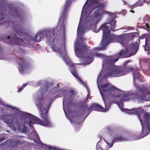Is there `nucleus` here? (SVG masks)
Masks as SVG:
<instances>
[{"instance_id":"nucleus-30","label":"nucleus","mask_w":150,"mask_h":150,"mask_svg":"<svg viewBox=\"0 0 150 150\" xmlns=\"http://www.w3.org/2000/svg\"><path fill=\"white\" fill-rule=\"evenodd\" d=\"M69 92L70 94L72 95H75L77 93V92L76 91L73 89L70 90Z\"/></svg>"},{"instance_id":"nucleus-32","label":"nucleus","mask_w":150,"mask_h":150,"mask_svg":"<svg viewBox=\"0 0 150 150\" xmlns=\"http://www.w3.org/2000/svg\"><path fill=\"white\" fill-rule=\"evenodd\" d=\"M52 48L54 51L56 52H58L60 50L59 48L54 46L52 47Z\"/></svg>"},{"instance_id":"nucleus-23","label":"nucleus","mask_w":150,"mask_h":150,"mask_svg":"<svg viewBox=\"0 0 150 150\" xmlns=\"http://www.w3.org/2000/svg\"><path fill=\"white\" fill-rule=\"evenodd\" d=\"M68 8L66 7H64L63 11L62 14L61 16V18H60V20H62L63 21L66 15V12L68 9Z\"/></svg>"},{"instance_id":"nucleus-37","label":"nucleus","mask_w":150,"mask_h":150,"mask_svg":"<svg viewBox=\"0 0 150 150\" xmlns=\"http://www.w3.org/2000/svg\"><path fill=\"white\" fill-rule=\"evenodd\" d=\"M145 37V35H142L140 38H139L138 39V41L139 42H140V39H144V38Z\"/></svg>"},{"instance_id":"nucleus-15","label":"nucleus","mask_w":150,"mask_h":150,"mask_svg":"<svg viewBox=\"0 0 150 150\" xmlns=\"http://www.w3.org/2000/svg\"><path fill=\"white\" fill-rule=\"evenodd\" d=\"M131 94L130 93H126L125 94H123L122 96V98L121 99L120 103L118 104L119 106H122V103L124 101H127L129 100L131 97Z\"/></svg>"},{"instance_id":"nucleus-42","label":"nucleus","mask_w":150,"mask_h":150,"mask_svg":"<svg viewBox=\"0 0 150 150\" xmlns=\"http://www.w3.org/2000/svg\"><path fill=\"white\" fill-rule=\"evenodd\" d=\"M146 28L147 29H149L150 28V27L149 26L148 23H147L146 24Z\"/></svg>"},{"instance_id":"nucleus-31","label":"nucleus","mask_w":150,"mask_h":150,"mask_svg":"<svg viewBox=\"0 0 150 150\" xmlns=\"http://www.w3.org/2000/svg\"><path fill=\"white\" fill-rule=\"evenodd\" d=\"M96 56L98 57H104L105 56L103 54H102L100 53H96L95 54Z\"/></svg>"},{"instance_id":"nucleus-56","label":"nucleus","mask_w":150,"mask_h":150,"mask_svg":"<svg viewBox=\"0 0 150 150\" xmlns=\"http://www.w3.org/2000/svg\"><path fill=\"white\" fill-rule=\"evenodd\" d=\"M99 137H100V139H101V136H99Z\"/></svg>"},{"instance_id":"nucleus-19","label":"nucleus","mask_w":150,"mask_h":150,"mask_svg":"<svg viewBox=\"0 0 150 150\" xmlns=\"http://www.w3.org/2000/svg\"><path fill=\"white\" fill-rule=\"evenodd\" d=\"M127 140V139L124 138H123L121 137H117L115 139H114L112 142V143L110 146H109V148H111L113 145L114 143L116 142H120V141H124Z\"/></svg>"},{"instance_id":"nucleus-57","label":"nucleus","mask_w":150,"mask_h":150,"mask_svg":"<svg viewBox=\"0 0 150 150\" xmlns=\"http://www.w3.org/2000/svg\"><path fill=\"white\" fill-rule=\"evenodd\" d=\"M6 105L7 106H8L10 107V106H9V105Z\"/></svg>"},{"instance_id":"nucleus-22","label":"nucleus","mask_w":150,"mask_h":150,"mask_svg":"<svg viewBox=\"0 0 150 150\" xmlns=\"http://www.w3.org/2000/svg\"><path fill=\"white\" fill-rule=\"evenodd\" d=\"M85 59L88 61L89 63H90L92 62L94 59L93 54L90 53L89 55L86 57Z\"/></svg>"},{"instance_id":"nucleus-45","label":"nucleus","mask_w":150,"mask_h":150,"mask_svg":"<svg viewBox=\"0 0 150 150\" xmlns=\"http://www.w3.org/2000/svg\"><path fill=\"white\" fill-rule=\"evenodd\" d=\"M33 83L32 82H28L26 83L25 84H26V85L30 84H32Z\"/></svg>"},{"instance_id":"nucleus-39","label":"nucleus","mask_w":150,"mask_h":150,"mask_svg":"<svg viewBox=\"0 0 150 150\" xmlns=\"http://www.w3.org/2000/svg\"><path fill=\"white\" fill-rule=\"evenodd\" d=\"M81 18H80V21H79V25H78V30H77V33H78L79 30L80 29V24H81Z\"/></svg>"},{"instance_id":"nucleus-59","label":"nucleus","mask_w":150,"mask_h":150,"mask_svg":"<svg viewBox=\"0 0 150 150\" xmlns=\"http://www.w3.org/2000/svg\"><path fill=\"white\" fill-rule=\"evenodd\" d=\"M149 70H150V69H149Z\"/></svg>"},{"instance_id":"nucleus-3","label":"nucleus","mask_w":150,"mask_h":150,"mask_svg":"<svg viewBox=\"0 0 150 150\" xmlns=\"http://www.w3.org/2000/svg\"><path fill=\"white\" fill-rule=\"evenodd\" d=\"M100 93L102 97L103 100L105 103V109L103 107L100 106L98 104H94L90 108L96 111H100L105 112L107 111L109 108L108 105L107 106L105 104V94L110 97H118L120 95L118 94V91H122L112 85H98Z\"/></svg>"},{"instance_id":"nucleus-53","label":"nucleus","mask_w":150,"mask_h":150,"mask_svg":"<svg viewBox=\"0 0 150 150\" xmlns=\"http://www.w3.org/2000/svg\"><path fill=\"white\" fill-rule=\"evenodd\" d=\"M104 84H106V85H107V84H110L109 83H105Z\"/></svg>"},{"instance_id":"nucleus-33","label":"nucleus","mask_w":150,"mask_h":150,"mask_svg":"<svg viewBox=\"0 0 150 150\" xmlns=\"http://www.w3.org/2000/svg\"><path fill=\"white\" fill-rule=\"evenodd\" d=\"M26 85H23L22 86L21 88H19V89L17 91V92L18 93L21 92L25 87Z\"/></svg>"},{"instance_id":"nucleus-50","label":"nucleus","mask_w":150,"mask_h":150,"mask_svg":"<svg viewBox=\"0 0 150 150\" xmlns=\"http://www.w3.org/2000/svg\"><path fill=\"white\" fill-rule=\"evenodd\" d=\"M1 50H2V48H1V46H0V51ZM1 54V53H0V54ZM0 59H1V58H0Z\"/></svg>"},{"instance_id":"nucleus-20","label":"nucleus","mask_w":150,"mask_h":150,"mask_svg":"<svg viewBox=\"0 0 150 150\" xmlns=\"http://www.w3.org/2000/svg\"><path fill=\"white\" fill-rule=\"evenodd\" d=\"M125 38L122 36L120 35H116V42H118L122 45H123L124 43V40Z\"/></svg>"},{"instance_id":"nucleus-7","label":"nucleus","mask_w":150,"mask_h":150,"mask_svg":"<svg viewBox=\"0 0 150 150\" xmlns=\"http://www.w3.org/2000/svg\"><path fill=\"white\" fill-rule=\"evenodd\" d=\"M128 51L123 50L122 52H120L115 55L106 57L104 61V62L108 65H113L117 62L120 58H122L130 56L132 54L129 55L127 54Z\"/></svg>"},{"instance_id":"nucleus-40","label":"nucleus","mask_w":150,"mask_h":150,"mask_svg":"<svg viewBox=\"0 0 150 150\" xmlns=\"http://www.w3.org/2000/svg\"><path fill=\"white\" fill-rule=\"evenodd\" d=\"M97 84H102L100 82V78L98 77L97 79Z\"/></svg>"},{"instance_id":"nucleus-48","label":"nucleus","mask_w":150,"mask_h":150,"mask_svg":"<svg viewBox=\"0 0 150 150\" xmlns=\"http://www.w3.org/2000/svg\"><path fill=\"white\" fill-rule=\"evenodd\" d=\"M93 1L92 0H87L86 1V4H87L88 2L89 1Z\"/></svg>"},{"instance_id":"nucleus-10","label":"nucleus","mask_w":150,"mask_h":150,"mask_svg":"<svg viewBox=\"0 0 150 150\" xmlns=\"http://www.w3.org/2000/svg\"><path fill=\"white\" fill-rule=\"evenodd\" d=\"M25 53V51L22 50L18 55L20 57V59H22L23 61L20 62L17 59L16 60V62L19 66L20 70L22 71H23L27 69L29 66V64L28 62L26 60L24 59Z\"/></svg>"},{"instance_id":"nucleus-58","label":"nucleus","mask_w":150,"mask_h":150,"mask_svg":"<svg viewBox=\"0 0 150 150\" xmlns=\"http://www.w3.org/2000/svg\"><path fill=\"white\" fill-rule=\"evenodd\" d=\"M70 122H71V121H70Z\"/></svg>"},{"instance_id":"nucleus-47","label":"nucleus","mask_w":150,"mask_h":150,"mask_svg":"<svg viewBox=\"0 0 150 150\" xmlns=\"http://www.w3.org/2000/svg\"><path fill=\"white\" fill-rule=\"evenodd\" d=\"M149 51L147 52V54L148 55H150V49L149 50Z\"/></svg>"},{"instance_id":"nucleus-28","label":"nucleus","mask_w":150,"mask_h":150,"mask_svg":"<svg viewBox=\"0 0 150 150\" xmlns=\"http://www.w3.org/2000/svg\"><path fill=\"white\" fill-rule=\"evenodd\" d=\"M85 86V87L86 88L87 92H88V94L87 95V97H86V99L84 101V103L86 102L87 101V100L89 98L90 96V92L89 91V90L87 88V86H86V85H84Z\"/></svg>"},{"instance_id":"nucleus-21","label":"nucleus","mask_w":150,"mask_h":150,"mask_svg":"<svg viewBox=\"0 0 150 150\" xmlns=\"http://www.w3.org/2000/svg\"><path fill=\"white\" fill-rule=\"evenodd\" d=\"M8 142L10 143V145L13 147H14L17 144H19L21 143L19 140L15 139L10 140Z\"/></svg>"},{"instance_id":"nucleus-18","label":"nucleus","mask_w":150,"mask_h":150,"mask_svg":"<svg viewBox=\"0 0 150 150\" xmlns=\"http://www.w3.org/2000/svg\"><path fill=\"white\" fill-rule=\"evenodd\" d=\"M12 13L13 17L14 18H20L22 15V13H20L19 11H18L16 9L13 10L12 11Z\"/></svg>"},{"instance_id":"nucleus-9","label":"nucleus","mask_w":150,"mask_h":150,"mask_svg":"<svg viewBox=\"0 0 150 150\" xmlns=\"http://www.w3.org/2000/svg\"><path fill=\"white\" fill-rule=\"evenodd\" d=\"M132 72L134 77V84H137V83H144L145 80L140 74V71L139 68H134Z\"/></svg>"},{"instance_id":"nucleus-4","label":"nucleus","mask_w":150,"mask_h":150,"mask_svg":"<svg viewBox=\"0 0 150 150\" xmlns=\"http://www.w3.org/2000/svg\"><path fill=\"white\" fill-rule=\"evenodd\" d=\"M36 105L40 112L41 117L44 119L43 121H41L39 118L30 113L25 112V115L30 120L29 122H26V124L29 125L30 127H31V124L33 123L39 124L45 126H50L51 125V123L48 120L47 115L48 110V108H43V105L40 102H39L38 103H36Z\"/></svg>"},{"instance_id":"nucleus-29","label":"nucleus","mask_w":150,"mask_h":150,"mask_svg":"<svg viewBox=\"0 0 150 150\" xmlns=\"http://www.w3.org/2000/svg\"><path fill=\"white\" fill-rule=\"evenodd\" d=\"M103 47H96L93 49L94 50H96L98 51H100L101 50H104L106 49V46H105Z\"/></svg>"},{"instance_id":"nucleus-25","label":"nucleus","mask_w":150,"mask_h":150,"mask_svg":"<svg viewBox=\"0 0 150 150\" xmlns=\"http://www.w3.org/2000/svg\"><path fill=\"white\" fill-rule=\"evenodd\" d=\"M144 117L145 118V121L144 122V124H146L147 127V128L149 131H150V126H149L147 123V120L148 119V115L147 114H145L144 115Z\"/></svg>"},{"instance_id":"nucleus-13","label":"nucleus","mask_w":150,"mask_h":150,"mask_svg":"<svg viewBox=\"0 0 150 150\" xmlns=\"http://www.w3.org/2000/svg\"><path fill=\"white\" fill-rule=\"evenodd\" d=\"M5 121L10 127L14 129H20L21 128L19 123V118L17 117H13L11 119Z\"/></svg>"},{"instance_id":"nucleus-12","label":"nucleus","mask_w":150,"mask_h":150,"mask_svg":"<svg viewBox=\"0 0 150 150\" xmlns=\"http://www.w3.org/2000/svg\"><path fill=\"white\" fill-rule=\"evenodd\" d=\"M63 60L65 61L66 63L71 67L70 70L71 73L78 80L79 83L81 84H86V81L82 80L78 76L76 70V67L74 66V64L70 61H66L65 58L63 59Z\"/></svg>"},{"instance_id":"nucleus-43","label":"nucleus","mask_w":150,"mask_h":150,"mask_svg":"<svg viewBox=\"0 0 150 150\" xmlns=\"http://www.w3.org/2000/svg\"><path fill=\"white\" fill-rule=\"evenodd\" d=\"M137 86H138V85H137ZM142 86L144 87L143 85H142V86L141 87H139L138 86H136V87L138 89V90H139L140 91V90L139 89V88H141Z\"/></svg>"},{"instance_id":"nucleus-51","label":"nucleus","mask_w":150,"mask_h":150,"mask_svg":"<svg viewBox=\"0 0 150 150\" xmlns=\"http://www.w3.org/2000/svg\"><path fill=\"white\" fill-rule=\"evenodd\" d=\"M130 11H131V12H132L133 13H134V11L133 10H130Z\"/></svg>"},{"instance_id":"nucleus-34","label":"nucleus","mask_w":150,"mask_h":150,"mask_svg":"<svg viewBox=\"0 0 150 150\" xmlns=\"http://www.w3.org/2000/svg\"><path fill=\"white\" fill-rule=\"evenodd\" d=\"M4 19V13H1L0 14V21Z\"/></svg>"},{"instance_id":"nucleus-1","label":"nucleus","mask_w":150,"mask_h":150,"mask_svg":"<svg viewBox=\"0 0 150 150\" xmlns=\"http://www.w3.org/2000/svg\"><path fill=\"white\" fill-rule=\"evenodd\" d=\"M14 21H8V24L9 25H12L13 28L16 32V33L20 36L23 37L26 41H30L33 40L36 42H40L41 39L44 38L45 35L47 40L49 43V44L50 45H53L57 34L54 33L55 30L53 29L50 30H46L40 32L38 33L33 39L29 35L25 33V30L23 29L22 25L20 23H17V24L14 23Z\"/></svg>"},{"instance_id":"nucleus-44","label":"nucleus","mask_w":150,"mask_h":150,"mask_svg":"<svg viewBox=\"0 0 150 150\" xmlns=\"http://www.w3.org/2000/svg\"><path fill=\"white\" fill-rule=\"evenodd\" d=\"M43 83L42 82V81H40L38 82V84H42Z\"/></svg>"},{"instance_id":"nucleus-38","label":"nucleus","mask_w":150,"mask_h":150,"mask_svg":"<svg viewBox=\"0 0 150 150\" xmlns=\"http://www.w3.org/2000/svg\"><path fill=\"white\" fill-rule=\"evenodd\" d=\"M138 3H136L132 5L131 6V8H135L136 7L138 6H139V5H138Z\"/></svg>"},{"instance_id":"nucleus-5","label":"nucleus","mask_w":150,"mask_h":150,"mask_svg":"<svg viewBox=\"0 0 150 150\" xmlns=\"http://www.w3.org/2000/svg\"><path fill=\"white\" fill-rule=\"evenodd\" d=\"M131 62V61L128 60L122 67H116L112 68L104 75L105 77L106 78L109 76L110 77L122 76L132 72L134 68L127 66L129 63Z\"/></svg>"},{"instance_id":"nucleus-11","label":"nucleus","mask_w":150,"mask_h":150,"mask_svg":"<svg viewBox=\"0 0 150 150\" xmlns=\"http://www.w3.org/2000/svg\"><path fill=\"white\" fill-rule=\"evenodd\" d=\"M75 52L81 55L86 54L89 50V47L83 43L76 42L75 43Z\"/></svg>"},{"instance_id":"nucleus-26","label":"nucleus","mask_w":150,"mask_h":150,"mask_svg":"<svg viewBox=\"0 0 150 150\" xmlns=\"http://www.w3.org/2000/svg\"><path fill=\"white\" fill-rule=\"evenodd\" d=\"M71 101V100L70 98H69V100H68V101L67 100V99H66V98H65V99L64 100L63 102V109H64V112H65V111L64 108V105L67 104V105H69L70 104Z\"/></svg>"},{"instance_id":"nucleus-24","label":"nucleus","mask_w":150,"mask_h":150,"mask_svg":"<svg viewBox=\"0 0 150 150\" xmlns=\"http://www.w3.org/2000/svg\"><path fill=\"white\" fill-rule=\"evenodd\" d=\"M116 23V21L114 20H112L110 22L109 24L111 26V30H114L115 27V24Z\"/></svg>"},{"instance_id":"nucleus-16","label":"nucleus","mask_w":150,"mask_h":150,"mask_svg":"<svg viewBox=\"0 0 150 150\" xmlns=\"http://www.w3.org/2000/svg\"><path fill=\"white\" fill-rule=\"evenodd\" d=\"M145 51H149L150 50V37H148L145 39Z\"/></svg>"},{"instance_id":"nucleus-17","label":"nucleus","mask_w":150,"mask_h":150,"mask_svg":"<svg viewBox=\"0 0 150 150\" xmlns=\"http://www.w3.org/2000/svg\"><path fill=\"white\" fill-rule=\"evenodd\" d=\"M141 109V108H135L134 109H132L129 110L128 109H125L126 112L128 113L129 114H135L137 113L138 111L140 110Z\"/></svg>"},{"instance_id":"nucleus-55","label":"nucleus","mask_w":150,"mask_h":150,"mask_svg":"<svg viewBox=\"0 0 150 150\" xmlns=\"http://www.w3.org/2000/svg\"><path fill=\"white\" fill-rule=\"evenodd\" d=\"M83 38H81V39L82 40H83Z\"/></svg>"},{"instance_id":"nucleus-49","label":"nucleus","mask_w":150,"mask_h":150,"mask_svg":"<svg viewBox=\"0 0 150 150\" xmlns=\"http://www.w3.org/2000/svg\"><path fill=\"white\" fill-rule=\"evenodd\" d=\"M4 139L3 138H0V142H1Z\"/></svg>"},{"instance_id":"nucleus-8","label":"nucleus","mask_w":150,"mask_h":150,"mask_svg":"<svg viewBox=\"0 0 150 150\" xmlns=\"http://www.w3.org/2000/svg\"><path fill=\"white\" fill-rule=\"evenodd\" d=\"M4 42L8 44L18 45L25 46V42L21 38L14 36L10 39V37H8L4 40Z\"/></svg>"},{"instance_id":"nucleus-27","label":"nucleus","mask_w":150,"mask_h":150,"mask_svg":"<svg viewBox=\"0 0 150 150\" xmlns=\"http://www.w3.org/2000/svg\"><path fill=\"white\" fill-rule=\"evenodd\" d=\"M131 46L132 49V50H134L136 52L138 49V45H135L134 44H132L131 45Z\"/></svg>"},{"instance_id":"nucleus-46","label":"nucleus","mask_w":150,"mask_h":150,"mask_svg":"<svg viewBox=\"0 0 150 150\" xmlns=\"http://www.w3.org/2000/svg\"><path fill=\"white\" fill-rule=\"evenodd\" d=\"M26 126L25 125H24V129H23V130L24 131H26Z\"/></svg>"},{"instance_id":"nucleus-6","label":"nucleus","mask_w":150,"mask_h":150,"mask_svg":"<svg viewBox=\"0 0 150 150\" xmlns=\"http://www.w3.org/2000/svg\"><path fill=\"white\" fill-rule=\"evenodd\" d=\"M99 29L102 30L103 32V39L101 42L102 45L106 46L110 42H116V35H112L108 37V35H110L111 32L109 26L104 24L100 27Z\"/></svg>"},{"instance_id":"nucleus-35","label":"nucleus","mask_w":150,"mask_h":150,"mask_svg":"<svg viewBox=\"0 0 150 150\" xmlns=\"http://www.w3.org/2000/svg\"><path fill=\"white\" fill-rule=\"evenodd\" d=\"M138 117H139V120L141 122V125H142V129H143V123L142 122V121L141 120V119H140V115L139 114H138ZM142 134H143V130H142Z\"/></svg>"},{"instance_id":"nucleus-2","label":"nucleus","mask_w":150,"mask_h":150,"mask_svg":"<svg viewBox=\"0 0 150 150\" xmlns=\"http://www.w3.org/2000/svg\"><path fill=\"white\" fill-rule=\"evenodd\" d=\"M92 0L93 1H89L87 4L86 2L83 8L82 13L83 10H85L86 12H89L90 13H91L94 10L97 8L90 17L88 21V23L91 25H96L99 21L100 17L103 15L106 14L111 16L112 15V13L110 12L104 10V6L102 4L95 6L91 5L92 2L98 3L97 1Z\"/></svg>"},{"instance_id":"nucleus-36","label":"nucleus","mask_w":150,"mask_h":150,"mask_svg":"<svg viewBox=\"0 0 150 150\" xmlns=\"http://www.w3.org/2000/svg\"><path fill=\"white\" fill-rule=\"evenodd\" d=\"M68 0H68L66 2V3L64 5V7H66L68 8L69 6V4L68 2Z\"/></svg>"},{"instance_id":"nucleus-14","label":"nucleus","mask_w":150,"mask_h":150,"mask_svg":"<svg viewBox=\"0 0 150 150\" xmlns=\"http://www.w3.org/2000/svg\"><path fill=\"white\" fill-rule=\"evenodd\" d=\"M139 89L142 93V97L144 98L147 97H150V88L142 86Z\"/></svg>"},{"instance_id":"nucleus-52","label":"nucleus","mask_w":150,"mask_h":150,"mask_svg":"<svg viewBox=\"0 0 150 150\" xmlns=\"http://www.w3.org/2000/svg\"><path fill=\"white\" fill-rule=\"evenodd\" d=\"M106 143L109 146L110 145V144L109 143H108V142H106Z\"/></svg>"},{"instance_id":"nucleus-41","label":"nucleus","mask_w":150,"mask_h":150,"mask_svg":"<svg viewBox=\"0 0 150 150\" xmlns=\"http://www.w3.org/2000/svg\"><path fill=\"white\" fill-rule=\"evenodd\" d=\"M143 1L145 3H146L147 4H150V0H143Z\"/></svg>"},{"instance_id":"nucleus-54","label":"nucleus","mask_w":150,"mask_h":150,"mask_svg":"<svg viewBox=\"0 0 150 150\" xmlns=\"http://www.w3.org/2000/svg\"><path fill=\"white\" fill-rule=\"evenodd\" d=\"M148 134V132H147V133L146 134V135H145L144 136H146V135H147Z\"/></svg>"}]
</instances>
